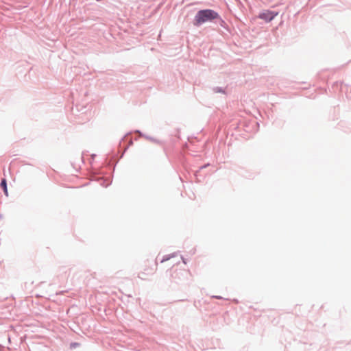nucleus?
I'll list each match as a JSON object with an SVG mask.
<instances>
[{
	"label": "nucleus",
	"instance_id": "18",
	"mask_svg": "<svg viewBox=\"0 0 351 351\" xmlns=\"http://www.w3.org/2000/svg\"><path fill=\"white\" fill-rule=\"evenodd\" d=\"M125 138H126V136H124L122 140L123 141Z\"/></svg>",
	"mask_w": 351,
	"mask_h": 351
},
{
	"label": "nucleus",
	"instance_id": "3",
	"mask_svg": "<svg viewBox=\"0 0 351 351\" xmlns=\"http://www.w3.org/2000/svg\"><path fill=\"white\" fill-rule=\"evenodd\" d=\"M277 15L278 12L267 10L260 12L258 18L268 23L271 21Z\"/></svg>",
	"mask_w": 351,
	"mask_h": 351
},
{
	"label": "nucleus",
	"instance_id": "11",
	"mask_svg": "<svg viewBox=\"0 0 351 351\" xmlns=\"http://www.w3.org/2000/svg\"><path fill=\"white\" fill-rule=\"evenodd\" d=\"M106 180H103L102 183L101 184L104 186H108L110 183L105 184Z\"/></svg>",
	"mask_w": 351,
	"mask_h": 351
},
{
	"label": "nucleus",
	"instance_id": "4",
	"mask_svg": "<svg viewBox=\"0 0 351 351\" xmlns=\"http://www.w3.org/2000/svg\"><path fill=\"white\" fill-rule=\"evenodd\" d=\"M213 23H215L216 25L223 27L225 29H228V24L221 17V16L219 14V17L217 18Z\"/></svg>",
	"mask_w": 351,
	"mask_h": 351
},
{
	"label": "nucleus",
	"instance_id": "13",
	"mask_svg": "<svg viewBox=\"0 0 351 351\" xmlns=\"http://www.w3.org/2000/svg\"><path fill=\"white\" fill-rule=\"evenodd\" d=\"M84 155H85V152H83L82 153V157H81V158H82V162H84Z\"/></svg>",
	"mask_w": 351,
	"mask_h": 351
},
{
	"label": "nucleus",
	"instance_id": "12",
	"mask_svg": "<svg viewBox=\"0 0 351 351\" xmlns=\"http://www.w3.org/2000/svg\"><path fill=\"white\" fill-rule=\"evenodd\" d=\"M213 298H216V299H220V300L223 299V298L220 295H213Z\"/></svg>",
	"mask_w": 351,
	"mask_h": 351
},
{
	"label": "nucleus",
	"instance_id": "9",
	"mask_svg": "<svg viewBox=\"0 0 351 351\" xmlns=\"http://www.w3.org/2000/svg\"><path fill=\"white\" fill-rule=\"evenodd\" d=\"M208 166H210V163H206V164H205V165H204L201 166V167L199 168V169H198L197 171H195V176L196 177H197L198 173H199L202 169H205V168L208 167Z\"/></svg>",
	"mask_w": 351,
	"mask_h": 351
},
{
	"label": "nucleus",
	"instance_id": "7",
	"mask_svg": "<svg viewBox=\"0 0 351 351\" xmlns=\"http://www.w3.org/2000/svg\"><path fill=\"white\" fill-rule=\"evenodd\" d=\"M176 253H173V254H171L165 255V256L162 257V260H161L160 263H164V262H165V261H169V260L170 258H171L172 257H174V256H176Z\"/></svg>",
	"mask_w": 351,
	"mask_h": 351
},
{
	"label": "nucleus",
	"instance_id": "10",
	"mask_svg": "<svg viewBox=\"0 0 351 351\" xmlns=\"http://www.w3.org/2000/svg\"><path fill=\"white\" fill-rule=\"evenodd\" d=\"M79 346V343H71V348H76L77 346Z\"/></svg>",
	"mask_w": 351,
	"mask_h": 351
},
{
	"label": "nucleus",
	"instance_id": "17",
	"mask_svg": "<svg viewBox=\"0 0 351 351\" xmlns=\"http://www.w3.org/2000/svg\"><path fill=\"white\" fill-rule=\"evenodd\" d=\"M132 141H130V145H132Z\"/></svg>",
	"mask_w": 351,
	"mask_h": 351
},
{
	"label": "nucleus",
	"instance_id": "19",
	"mask_svg": "<svg viewBox=\"0 0 351 351\" xmlns=\"http://www.w3.org/2000/svg\"><path fill=\"white\" fill-rule=\"evenodd\" d=\"M128 147H129V145L126 147V148L125 149V151L127 149H128Z\"/></svg>",
	"mask_w": 351,
	"mask_h": 351
},
{
	"label": "nucleus",
	"instance_id": "16",
	"mask_svg": "<svg viewBox=\"0 0 351 351\" xmlns=\"http://www.w3.org/2000/svg\"><path fill=\"white\" fill-rule=\"evenodd\" d=\"M136 132L140 133L142 135V133L139 130H136Z\"/></svg>",
	"mask_w": 351,
	"mask_h": 351
},
{
	"label": "nucleus",
	"instance_id": "2",
	"mask_svg": "<svg viewBox=\"0 0 351 351\" xmlns=\"http://www.w3.org/2000/svg\"><path fill=\"white\" fill-rule=\"evenodd\" d=\"M188 272L184 270H176L172 274V282L180 285L184 282L186 278Z\"/></svg>",
	"mask_w": 351,
	"mask_h": 351
},
{
	"label": "nucleus",
	"instance_id": "8",
	"mask_svg": "<svg viewBox=\"0 0 351 351\" xmlns=\"http://www.w3.org/2000/svg\"><path fill=\"white\" fill-rule=\"evenodd\" d=\"M147 139L156 143V144H159V145H162V141H160V140H158V139H156V138H154V137H152V136H145Z\"/></svg>",
	"mask_w": 351,
	"mask_h": 351
},
{
	"label": "nucleus",
	"instance_id": "6",
	"mask_svg": "<svg viewBox=\"0 0 351 351\" xmlns=\"http://www.w3.org/2000/svg\"><path fill=\"white\" fill-rule=\"evenodd\" d=\"M212 90L214 93H222L226 94V88L220 86H214L212 88Z\"/></svg>",
	"mask_w": 351,
	"mask_h": 351
},
{
	"label": "nucleus",
	"instance_id": "15",
	"mask_svg": "<svg viewBox=\"0 0 351 351\" xmlns=\"http://www.w3.org/2000/svg\"><path fill=\"white\" fill-rule=\"evenodd\" d=\"M95 156H96V154H93L91 155L92 159L93 160V159L95 158Z\"/></svg>",
	"mask_w": 351,
	"mask_h": 351
},
{
	"label": "nucleus",
	"instance_id": "1",
	"mask_svg": "<svg viewBox=\"0 0 351 351\" xmlns=\"http://www.w3.org/2000/svg\"><path fill=\"white\" fill-rule=\"evenodd\" d=\"M219 17V13L210 8L202 9L197 12L193 20V25L195 27H200L206 23H213Z\"/></svg>",
	"mask_w": 351,
	"mask_h": 351
},
{
	"label": "nucleus",
	"instance_id": "14",
	"mask_svg": "<svg viewBox=\"0 0 351 351\" xmlns=\"http://www.w3.org/2000/svg\"><path fill=\"white\" fill-rule=\"evenodd\" d=\"M182 262H183L184 264H186V259H185L183 256H182Z\"/></svg>",
	"mask_w": 351,
	"mask_h": 351
},
{
	"label": "nucleus",
	"instance_id": "5",
	"mask_svg": "<svg viewBox=\"0 0 351 351\" xmlns=\"http://www.w3.org/2000/svg\"><path fill=\"white\" fill-rule=\"evenodd\" d=\"M0 187L3 191L4 194L6 197L8 196V184H7V180L5 178H2L0 182Z\"/></svg>",
	"mask_w": 351,
	"mask_h": 351
}]
</instances>
